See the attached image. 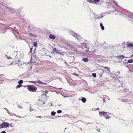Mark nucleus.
I'll list each match as a JSON object with an SVG mask.
<instances>
[{"label":"nucleus","instance_id":"obj_12","mask_svg":"<svg viewBox=\"0 0 133 133\" xmlns=\"http://www.w3.org/2000/svg\"><path fill=\"white\" fill-rule=\"evenodd\" d=\"M49 38L50 39H54L56 37L55 35L51 34H50L49 35Z\"/></svg>","mask_w":133,"mask_h":133},{"label":"nucleus","instance_id":"obj_34","mask_svg":"<svg viewBox=\"0 0 133 133\" xmlns=\"http://www.w3.org/2000/svg\"><path fill=\"white\" fill-rule=\"evenodd\" d=\"M101 70L102 71V74H101V75L100 76V77H102V74H103V71H104L102 69H101Z\"/></svg>","mask_w":133,"mask_h":133},{"label":"nucleus","instance_id":"obj_27","mask_svg":"<svg viewBox=\"0 0 133 133\" xmlns=\"http://www.w3.org/2000/svg\"><path fill=\"white\" fill-rule=\"evenodd\" d=\"M22 85H21L20 84H18V85L16 87V88H19L21 87H22Z\"/></svg>","mask_w":133,"mask_h":133},{"label":"nucleus","instance_id":"obj_13","mask_svg":"<svg viewBox=\"0 0 133 133\" xmlns=\"http://www.w3.org/2000/svg\"><path fill=\"white\" fill-rule=\"evenodd\" d=\"M37 83H38L40 84H44L45 85H47V84L46 83H45L44 82H42V81H41L39 80H38L37 81Z\"/></svg>","mask_w":133,"mask_h":133},{"label":"nucleus","instance_id":"obj_38","mask_svg":"<svg viewBox=\"0 0 133 133\" xmlns=\"http://www.w3.org/2000/svg\"><path fill=\"white\" fill-rule=\"evenodd\" d=\"M10 127H14V125H12V123L10 124Z\"/></svg>","mask_w":133,"mask_h":133},{"label":"nucleus","instance_id":"obj_6","mask_svg":"<svg viewBox=\"0 0 133 133\" xmlns=\"http://www.w3.org/2000/svg\"><path fill=\"white\" fill-rule=\"evenodd\" d=\"M6 28L2 24H0V33L2 34L5 33L6 32Z\"/></svg>","mask_w":133,"mask_h":133},{"label":"nucleus","instance_id":"obj_59","mask_svg":"<svg viewBox=\"0 0 133 133\" xmlns=\"http://www.w3.org/2000/svg\"><path fill=\"white\" fill-rule=\"evenodd\" d=\"M121 121H122V122H123V121H124V120H122V119H121Z\"/></svg>","mask_w":133,"mask_h":133},{"label":"nucleus","instance_id":"obj_54","mask_svg":"<svg viewBox=\"0 0 133 133\" xmlns=\"http://www.w3.org/2000/svg\"><path fill=\"white\" fill-rule=\"evenodd\" d=\"M33 81H30L29 82H30L32 83H33Z\"/></svg>","mask_w":133,"mask_h":133},{"label":"nucleus","instance_id":"obj_18","mask_svg":"<svg viewBox=\"0 0 133 133\" xmlns=\"http://www.w3.org/2000/svg\"><path fill=\"white\" fill-rule=\"evenodd\" d=\"M133 62V59H131L128 60L127 62H126L127 63H131Z\"/></svg>","mask_w":133,"mask_h":133},{"label":"nucleus","instance_id":"obj_20","mask_svg":"<svg viewBox=\"0 0 133 133\" xmlns=\"http://www.w3.org/2000/svg\"><path fill=\"white\" fill-rule=\"evenodd\" d=\"M58 51V50L56 49L55 48H54L53 50V52L54 53H57V52Z\"/></svg>","mask_w":133,"mask_h":133},{"label":"nucleus","instance_id":"obj_33","mask_svg":"<svg viewBox=\"0 0 133 133\" xmlns=\"http://www.w3.org/2000/svg\"><path fill=\"white\" fill-rule=\"evenodd\" d=\"M62 112V111L61 110H58L57 111V113L58 114L61 113Z\"/></svg>","mask_w":133,"mask_h":133},{"label":"nucleus","instance_id":"obj_45","mask_svg":"<svg viewBox=\"0 0 133 133\" xmlns=\"http://www.w3.org/2000/svg\"><path fill=\"white\" fill-rule=\"evenodd\" d=\"M30 85H26V86H24V87H27V88L28 89V86H29Z\"/></svg>","mask_w":133,"mask_h":133},{"label":"nucleus","instance_id":"obj_31","mask_svg":"<svg viewBox=\"0 0 133 133\" xmlns=\"http://www.w3.org/2000/svg\"><path fill=\"white\" fill-rule=\"evenodd\" d=\"M92 76L94 77H96V74L95 73H93L92 74Z\"/></svg>","mask_w":133,"mask_h":133},{"label":"nucleus","instance_id":"obj_47","mask_svg":"<svg viewBox=\"0 0 133 133\" xmlns=\"http://www.w3.org/2000/svg\"><path fill=\"white\" fill-rule=\"evenodd\" d=\"M61 104H58V106L59 107H60L61 106Z\"/></svg>","mask_w":133,"mask_h":133},{"label":"nucleus","instance_id":"obj_62","mask_svg":"<svg viewBox=\"0 0 133 133\" xmlns=\"http://www.w3.org/2000/svg\"><path fill=\"white\" fill-rule=\"evenodd\" d=\"M43 102V104H44V102Z\"/></svg>","mask_w":133,"mask_h":133},{"label":"nucleus","instance_id":"obj_8","mask_svg":"<svg viewBox=\"0 0 133 133\" xmlns=\"http://www.w3.org/2000/svg\"><path fill=\"white\" fill-rule=\"evenodd\" d=\"M19 56H18V60L17 62H16L15 61V60H14V61L12 62V63L14 64H17V62L18 61L17 64L18 66L19 67H21L23 64L24 65V63H23L22 62H21V61H19Z\"/></svg>","mask_w":133,"mask_h":133},{"label":"nucleus","instance_id":"obj_24","mask_svg":"<svg viewBox=\"0 0 133 133\" xmlns=\"http://www.w3.org/2000/svg\"><path fill=\"white\" fill-rule=\"evenodd\" d=\"M87 1L89 3H93L94 0H87Z\"/></svg>","mask_w":133,"mask_h":133},{"label":"nucleus","instance_id":"obj_52","mask_svg":"<svg viewBox=\"0 0 133 133\" xmlns=\"http://www.w3.org/2000/svg\"><path fill=\"white\" fill-rule=\"evenodd\" d=\"M14 115L15 116L18 117V116H16V115L15 114ZM18 117L19 118H21V117H20V116H18Z\"/></svg>","mask_w":133,"mask_h":133},{"label":"nucleus","instance_id":"obj_30","mask_svg":"<svg viewBox=\"0 0 133 133\" xmlns=\"http://www.w3.org/2000/svg\"><path fill=\"white\" fill-rule=\"evenodd\" d=\"M23 82V81L22 80H20L18 82V83L20 84L22 83Z\"/></svg>","mask_w":133,"mask_h":133},{"label":"nucleus","instance_id":"obj_63","mask_svg":"<svg viewBox=\"0 0 133 133\" xmlns=\"http://www.w3.org/2000/svg\"><path fill=\"white\" fill-rule=\"evenodd\" d=\"M80 99H81L80 98H79V100H80Z\"/></svg>","mask_w":133,"mask_h":133},{"label":"nucleus","instance_id":"obj_39","mask_svg":"<svg viewBox=\"0 0 133 133\" xmlns=\"http://www.w3.org/2000/svg\"><path fill=\"white\" fill-rule=\"evenodd\" d=\"M31 109V107H30L29 110L30 111H33V109Z\"/></svg>","mask_w":133,"mask_h":133},{"label":"nucleus","instance_id":"obj_36","mask_svg":"<svg viewBox=\"0 0 133 133\" xmlns=\"http://www.w3.org/2000/svg\"><path fill=\"white\" fill-rule=\"evenodd\" d=\"M30 47V52H31V51L32 52V46L31 47Z\"/></svg>","mask_w":133,"mask_h":133},{"label":"nucleus","instance_id":"obj_26","mask_svg":"<svg viewBox=\"0 0 133 133\" xmlns=\"http://www.w3.org/2000/svg\"><path fill=\"white\" fill-rule=\"evenodd\" d=\"M104 68H105V69H107V70H108V71L109 72H110V68H109V67H107L106 66V67H103Z\"/></svg>","mask_w":133,"mask_h":133},{"label":"nucleus","instance_id":"obj_40","mask_svg":"<svg viewBox=\"0 0 133 133\" xmlns=\"http://www.w3.org/2000/svg\"><path fill=\"white\" fill-rule=\"evenodd\" d=\"M18 107L20 109H22V107L21 106H18Z\"/></svg>","mask_w":133,"mask_h":133},{"label":"nucleus","instance_id":"obj_9","mask_svg":"<svg viewBox=\"0 0 133 133\" xmlns=\"http://www.w3.org/2000/svg\"><path fill=\"white\" fill-rule=\"evenodd\" d=\"M120 91L125 92L127 94H130V91H129V90L128 89L126 88L125 87V88L123 89V91Z\"/></svg>","mask_w":133,"mask_h":133},{"label":"nucleus","instance_id":"obj_28","mask_svg":"<svg viewBox=\"0 0 133 133\" xmlns=\"http://www.w3.org/2000/svg\"><path fill=\"white\" fill-rule=\"evenodd\" d=\"M99 1V0H94V4L96 3Z\"/></svg>","mask_w":133,"mask_h":133},{"label":"nucleus","instance_id":"obj_3","mask_svg":"<svg viewBox=\"0 0 133 133\" xmlns=\"http://www.w3.org/2000/svg\"><path fill=\"white\" fill-rule=\"evenodd\" d=\"M69 33L70 34L74 36L75 37L80 41H82L83 39V38L82 37H81L79 34L75 33V32L72 30H69Z\"/></svg>","mask_w":133,"mask_h":133},{"label":"nucleus","instance_id":"obj_11","mask_svg":"<svg viewBox=\"0 0 133 133\" xmlns=\"http://www.w3.org/2000/svg\"><path fill=\"white\" fill-rule=\"evenodd\" d=\"M37 43L36 42H35L33 43L32 45L35 47V49H34V51L36 49L35 48L37 46Z\"/></svg>","mask_w":133,"mask_h":133},{"label":"nucleus","instance_id":"obj_17","mask_svg":"<svg viewBox=\"0 0 133 133\" xmlns=\"http://www.w3.org/2000/svg\"><path fill=\"white\" fill-rule=\"evenodd\" d=\"M100 26L101 29L102 30H103L104 29V27L102 24V23H101L100 24Z\"/></svg>","mask_w":133,"mask_h":133},{"label":"nucleus","instance_id":"obj_50","mask_svg":"<svg viewBox=\"0 0 133 133\" xmlns=\"http://www.w3.org/2000/svg\"><path fill=\"white\" fill-rule=\"evenodd\" d=\"M95 109H96V108H93L92 109V110H95Z\"/></svg>","mask_w":133,"mask_h":133},{"label":"nucleus","instance_id":"obj_14","mask_svg":"<svg viewBox=\"0 0 133 133\" xmlns=\"http://www.w3.org/2000/svg\"><path fill=\"white\" fill-rule=\"evenodd\" d=\"M96 19H99L101 18H102L103 16H101V17L99 16L98 15L96 14L94 15Z\"/></svg>","mask_w":133,"mask_h":133},{"label":"nucleus","instance_id":"obj_48","mask_svg":"<svg viewBox=\"0 0 133 133\" xmlns=\"http://www.w3.org/2000/svg\"><path fill=\"white\" fill-rule=\"evenodd\" d=\"M103 102H105L106 100H105V99L104 98H103Z\"/></svg>","mask_w":133,"mask_h":133},{"label":"nucleus","instance_id":"obj_44","mask_svg":"<svg viewBox=\"0 0 133 133\" xmlns=\"http://www.w3.org/2000/svg\"><path fill=\"white\" fill-rule=\"evenodd\" d=\"M97 130L98 132H100V129H97Z\"/></svg>","mask_w":133,"mask_h":133},{"label":"nucleus","instance_id":"obj_16","mask_svg":"<svg viewBox=\"0 0 133 133\" xmlns=\"http://www.w3.org/2000/svg\"><path fill=\"white\" fill-rule=\"evenodd\" d=\"M104 116L106 119H109L111 118L110 116L109 115L106 114L104 115Z\"/></svg>","mask_w":133,"mask_h":133},{"label":"nucleus","instance_id":"obj_15","mask_svg":"<svg viewBox=\"0 0 133 133\" xmlns=\"http://www.w3.org/2000/svg\"><path fill=\"white\" fill-rule=\"evenodd\" d=\"M107 112H105L104 111H102L100 112L99 113V114L101 116V115H105L106 113H107Z\"/></svg>","mask_w":133,"mask_h":133},{"label":"nucleus","instance_id":"obj_4","mask_svg":"<svg viewBox=\"0 0 133 133\" xmlns=\"http://www.w3.org/2000/svg\"><path fill=\"white\" fill-rule=\"evenodd\" d=\"M28 89L30 91L34 92L36 91L37 88L36 87L32 85H30L28 86Z\"/></svg>","mask_w":133,"mask_h":133},{"label":"nucleus","instance_id":"obj_32","mask_svg":"<svg viewBox=\"0 0 133 133\" xmlns=\"http://www.w3.org/2000/svg\"><path fill=\"white\" fill-rule=\"evenodd\" d=\"M57 53L58 54L62 55H64L63 54V53L62 52H58V51L57 52Z\"/></svg>","mask_w":133,"mask_h":133},{"label":"nucleus","instance_id":"obj_19","mask_svg":"<svg viewBox=\"0 0 133 133\" xmlns=\"http://www.w3.org/2000/svg\"><path fill=\"white\" fill-rule=\"evenodd\" d=\"M82 61H84V62H87L88 61V59L87 58H84L82 59Z\"/></svg>","mask_w":133,"mask_h":133},{"label":"nucleus","instance_id":"obj_25","mask_svg":"<svg viewBox=\"0 0 133 133\" xmlns=\"http://www.w3.org/2000/svg\"><path fill=\"white\" fill-rule=\"evenodd\" d=\"M128 47L130 48L131 47H133V44H130L128 45Z\"/></svg>","mask_w":133,"mask_h":133},{"label":"nucleus","instance_id":"obj_2","mask_svg":"<svg viewBox=\"0 0 133 133\" xmlns=\"http://www.w3.org/2000/svg\"><path fill=\"white\" fill-rule=\"evenodd\" d=\"M18 56L19 58L22 59L23 57V55L19 52L15 51L12 54V56L11 57L8 56L6 55V58L8 59H12L13 61L15 60L16 62L18 60Z\"/></svg>","mask_w":133,"mask_h":133},{"label":"nucleus","instance_id":"obj_58","mask_svg":"<svg viewBox=\"0 0 133 133\" xmlns=\"http://www.w3.org/2000/svg\"><path fill=\"white\" fill-rule=\"evenodd\" d=\"M45 95L46 96H47V95L46 94H45Z\"/></svg>","mask_w":133,"mask_h":133},{"label":"nucleus","instance_id":"obj_37","mask_svg":"<svg viewBox=\"0 0 133 133\" xmlns=\"http://www.w3.org/2000/svg\"><path fill=\"white\" fill-rule=\"evenodd\" d=\"M114 2L115 4H116L117 6H118V3L117 2L115 1H114Z\"/></svg>","mask_w":133,"mask_h":133},{"label":"nucleus","instance_id":"obj_46","mask_svg":"<svg viewBox=\"0 0 133 133\" xmlns=\"http://www.w3.org/2000/svg\"><path fill=\"white\" fill-rule=\"evenodd\" d=\"M33 83H37V81H33Z\"/></svg>","mask_w":133,"mask_h":133},{"label":"nucleus","instance_id":"obj_10","mask_svg":"<svg viewBox=\"0 0 133 133\" xmlns=\"http://www.w3.org/2000/svg\"><path fill=\"white\" fill-rule=\"evenodd\" d=\"M5 77H3L1 76L0 78L1 81H0V84H2L3 83V81L5 79Z\"/></svg>","mask_w":133,"mask_h":133},{"label":"nucleus","instance_id":"obj_53","mask_svg":"<svg viewBox=\"0 0 133 133\" xmlns=\"http://www.w3.org/2000/svg\"><path fill=\"white\" fill-rule=\"evenodd\" d=\"M4 109H5L6 111H8V109H7L5 108H4Z\"/></svg>","mask_w":133,"mask_h":133},{"label":"nucleus","instance_id":"obj_51","mask_svg":"<svg viewBox=\"0 0 133 133\" xmlns=\"http://www.w3.org/2000/svg\"><path fill=\"white\" fill-rule=\"evenodd\" d=\"M7 111L8 113L10 114V113L9 111L8 110V111Z\"/></svg>","mask_w":133,"mask_h":133},{"label":"nucleus","instance_id":"obj_49","mask_svg":"<svg viewBox=\"0 0 133 133\" xmlns=\"http://www.w3.org/2000/svg\"><path fill=\"white\" fill-rule=\"evenodd\" d=\"M48 91H46L45 94H48Z\"/></svg>","mask_w":133,"mask_h":133},{"label":"nucleus","instance_id":"obj_60","mask_svg":"<svg viewBox=\"0 0 133 133\" xmlns=\"http://www.w3.org/2000/svg\"><path fill=\"white\" fill-rule=\"evenodd\" d=\"M131 68H132L133 70V66H132V67Z\"/></svg>","mask_w":133,"mask_h":133},{"label":"nucleus","instance_id":"obj_22","mask_svg":"<svg viewBox=\"0 0 133 133\" xmlns=\"http://www.w3.org/2000/svg\"><path fill=\"white\" fill-rule=\"evenodd\" d=\"M29 35H30V37H36V35L33 34L31 33H30L29 34Z\"/></svg>","mask_w":133,"mask_h":133},{"label":"nucleus","instance_id":"obj_7","mask_svg":"<svg viewBox=\"0 0 133 133\" xmlns=\"http://www.w3.org/2000/svg\"><path fill=\"white\" fill-rule=\"evenodd\" d=\"M118 84L119 85V87L120 88V91H123V89L125 88V86H123V82L121 81H119V80H118Z\"/></svg>","mask_w":133,"mask_h":133},{"label":"nucleus","instance_id":"obj_42","mask_svg":"<svg viewBox=\"0 0 133 133\" xmlns=\"http://www.w3.org/2000/svg\"><path fill=\"white\" fill-rule=\"evenodd\" d=\"M13 114L14 113H10V115H13Z\"/></svg>","mask_w":133,"mask_h":133},{"label":"nucleus","instance_id":"obj_56","mask_svg":"<svg viewBox=\"0 0 133 133\" xmlns=\"http://www.w3.org/2000/svg\"><path fill=\"white\" fill-rule=\"evenodd\" d=\"M52 103H50V105L51 106H52Z\"/></svg>","mask_w":133,"mask_h":133},{"label":"nucleus","instance_id":"obj_55","mask_svg":"<svg viewBox=\"0 0 133 133\" xmlns=\"http://www.w3.org/2000/svg\"><path fill=\"white\" fill-rule=\"evenodd\" d=\"M96 110H99V108H97V109H96Z\"/></svg>","mask_w":133,"mask_h":133},{"label":"nucleus","instance_id":"obj_5","mask_svg":"<svg viewBox=\"0 0 133 133\" xmlns=\"http://www.w3.org/2000/svg\"><path fill=\"white\" fill-rule=\"evenodd\" d=\"M10 126V124L5 122H3L2 123L0 124L1 128H7Z\"/></svg>","mask_w":133,"mask_h":133},{"label":"nucleus","instance_id":"obj_23","mask_svg":"<svg viewBox=\"0 0 133 133\" xmlns=\"http://www.w3.org/2000/svg\"><path fill=\"white\" fill-rule=\"evenodd\" d=\"M118 57L121 60H122L124 58V56L123 55H121L119 56Z\"/></svg>","mask_w":133,"mask_h":133},{"label":"nucleus","instance_id":"obj_35","mask_svg":"<svg viewBox=\"0 0 133 133\" xmlns=\"http://www.w3.org/2000/svg\"><path fill=\"white\" fill-rule=\"evenodd\" d=\"M129 16V17H130V18H131L132 19H133V14L132 15H130ZM131 20H132V19ZM132 20L133 21V20Z\"/></svg>","mask_w":133,"mask_h":133},{"label":"nucleus","instance_id":"obj_41","mask_svg":"<svg viewBox=\"0 0 133 133\" xmlns=\"http://www.w3.org/2000/svg\"><path fill=\"white\" fill-rule=\"evenodd\" d=\"M106 98L108 99V100H109L110 99V98L109 97L107 96Z\"/></svg>","mask_w":133,"mask_h":133},{"label":"nucleus","instance_id":"obj_61","mask_svg":"<svg viewBox=\"0 0 133 133\" xmlns=\"http://www.w3.org/2000/svg\"><path fill=\"white\" fill-rule=\"evenodd\" d=\"M132 56L133 57V54L132 55Z\"/></svg>","mask_w":133,"mask_h":133},{"label":"nucleus","instance_id":"obj_57","mask_svg":"<svg viewBox=\"0 0 133 133\" xmlns=\"http://www.w3.org/2000/svg\"><path fill=\"white\" fill-rule=\"evenodd\" d=\"M38 117H41V116H38Z\"/></svg>","mask_w":133,"mask_h":133},{"label":"nucleus","instance_id":"obj_1","mask_svg":"<svg viewBox=\"0 0 133 133\" xmlns=\"http://www.w3.org/2000/svg\"><path fill=\"white\" fill-rule=\"evenodd\" d=\"M64 43L66 46H69L71 49L75 51L77 53L79 54H82L84 53L92 54L94 53L95 50L89 51V47L88 46L89 42L87 40H85L84 43L77 44L72 41L68 42L65 41Z\"/></svg>","mask_w":133,"mask_h":133},{"label":"nucleus","instance_id":"obj_43","mask_svg":"<svg viewBox=\"0 0 133 133\" xmlns=\"http://www.w3.org/2000/svg\"><path fill=\"white\" fill-rule=\"evenodd\" d=\"M1 133H6V132L5 131H3L1 132Z\"/></svg>","mask_w":133,"mask_h":133},{"label":"nucleus","instance_id":"obj_21","mask_svg":"<svg viewBox=\"0 0 133 133\" xmlns=\"http://www.w3.org/2000/svg\"><path fill=\"white\" fill-rule=\"evenodd\" d=\"M82 101L84 103H85L86 101V99L84 97H83L81 99Z\"/></svg>","mask_w":133,"mask_h":133},{"label":"nucleus","instance_id":"obj_29","mask_svg":"<svg viewBox=\"0 0 133 133\" xmlns=\"http://www.w3.org/2000/svg\"><path fill=\"white\" fill-rule=\"evenodd\" d=\"M56 114V112L54 111H52L51 112V114L52 116L55 115Z\"/></svg>","mask_w":133,"mask_h":133}]
</instances>
